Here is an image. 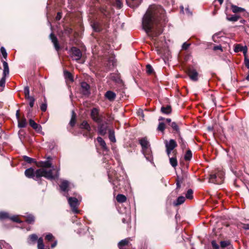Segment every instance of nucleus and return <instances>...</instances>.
<instances>
[{"instance_id": "5701e85b", "label": "nucleus", "mask_w": 249, "mask_h": 249, "mask_svg": "<svg viewBox=\"0 0 249 249\" xmlns=\"http://www.w3.org/2000/svg\"><path fill=\"white\" fill-rule=\"evenodd\" d=\"M129 239L130 238H125L120 241L118 244L119 248L120 249H124V247L128 244Z\"/></svg>"}, {"instance_id": "6e6552de", "label": "nucleus", "mask_w": 249, "mask_h": 249, "mask_svg": "<svg viewBox=\"0 0 249 249\" xmlns=\"http://www.w3.org/2000/svg\"><path fill=\"white\" fill-rule=\"evenodd\" d=\"M9 218L14 222L21 223V221L19 219L18 215H13L10 216L8 213L6 212H0V219L3 220Z\"/></svg>"}, {"instance_id": "f03ea898", "label": "nucleus", "mask_w": 249, "mask_h": 249, "mask_svg": "<svg viewBox=\"0 0 249 249\" xmlns=\"http://www.w3.org/2000/svg\"><path fill=\"white\" fill-rule=\"evenodd\" d=\"M54 169L53 168L47 171L44 168H39L36 171L33 168H29L25 171V175L28 178H32L36 180H38L40 178L44 177L48 179H53L58 177V171L55 173H53Z\"/></svg>"}, {"instance_id": "8fccbe9b", "label": "nucleus", "mask_w": 249, "mask_h": 249, "mask_svg": "<svg viewBox=\"0 0 249 249\" xmlns=\"http://www.w3.org/2000/svg\"><path fill=\"white\" fill-rule=\"evenodd\" d=\"M110 78L112 80L114 81L115 82H118V81L119 79L118 76L114 73L110 74Z\"/></svg>"}, {"instance_id": "a878e982", "label": "nucleus", "mask_w": 249, "mask_h": 249, "mask_svg": "<svg viewBox=\"0 0 249 249\" xmlns=\"http://www.w3.org/2000/svg\"><path fill=\"white\" fill-rule=\"evenodd\" d=\"M185 200V197L183 196H179L176 201L174 202V205L175 206H178L183 204Z\"/></svg>"}, {"instance_id": "864d4df0", "label": "nucleus", "mask_w": 249, "mask_h": 249, "mask_svg": "<svg viewBox=\"0 0 249 249\" xmlns=\"http://www.w3.org/2000/svg\"><path fill=\"white\" fill-rule=\"evenodd\" d=\"M29 101V106L32 108L34 107V102L35 101V99L34 97L30 98V99H28Z\"/></svg>"}, {"instance_id": "39448f33", "label": "nucleus", "mask_w": 249, "mask_h": 249, "mask_svg": "<svg viewBox=\"0 0 249 249\" xmlns=\"http://www.w3.org/2000/svg\"><path fill=\"white\" fill-rule=\"evenodd\" d=\"M90 117L92 120L97 124L102 123L103 121L104 116L100 114L99 109L96 107H94L91 109Z\"/></svg>"}, {"instance_id": "f3484780", "label": "nucleus", "mask_w": 249, "mask_h": 249, "mask_svg": "<svg viewBox=\"0 0 249 249\" xmlns=\"http://www.w3.org/2000/svg\"><path fill=\"white\" fill-rule=\"evenodd\" d=\"M30 125L34 129L36 132H39L41 131V126L40 124L36 123L34 120L32 119L29 120Z\"/></svg>"}, {"instance_id": "49530a36", "label": "nucleus", "mask_w": 249, "mask_h": 249, "mask_svg": "<svg viewBox=\"0 0 249 249\" xmlns=\"http://www.w3.org/2000/svg\"><path fill=\"white\" fill-rule=\"evenodd\" d=\"M75 124V115L74 114V112L72 111V116L71 118V121L70 122V124L71 126H73Z\"/></svg>"}, {"instance_id": "0e129e2a", "label": "nucleus", "mask_w": 249, "mask_h": 249, "mask_svg": "<svg viewBox=\"0 0 249 249\" xmlns=\"http://www.w3.org/2000/svg\"><path fill=\"white\" fill-rule=\"evenodd\" d=\"M53 243L51 245V248H54L56 245H57V242L56 240H53Z\"/></svg>"}, {"instance_id": "a19ab883", "label": "nucleus", "mask_w": 249, "mask_h": 249, "mask_svg": "<svg viewBox=\"0 0 249 249\" xmlns=\"http://www.w3.org/2000/svg\"><path fill=\"white\" fill-rule=\"evenodd\" d=\"M193 191L192 189H189L186 194V198L191 199L193 197Z\"/></svg>"}, {"instance_id": "c03bdc74", "label": "nucleus", "mask_w": 249, "mask_h": 249, "mask_svg": "<svg viewBox=\"0 0 249 249\" xmlns=\"http://www.w3.org/2000/svg\"><path fill=\"white\" fill-rule=\"evenodd\" d=\"M230 245V242L229 241H222L220 242V246L222 248L227 247Z\"/></svg>"}, {"instance_id": "f8f14e48", "label": "nucleus", "mask_w": 249, "mask_h": 249, "mask_svg": "<svg viewBox=\"0 0 249 249\" xmlns=\"http://www.w3.org/2000/svg\"><path fill=\"white\" fill-rule=\"evenodd\" d=\"M142 151L146 160L150 162H152L153 161V156L150 148L148 147L142 149Z\"/></svg>"}, {"instance_id": "473e14b6", "label": "nucleus", "mask_w": 249, "mask_h": 249, "mask_svg": "<svg viewBox=\"0 0 249 249\" xmlns=\"http://www.w3.org/2000/svg\"><path fill=\"white\" fill-rule=\"evenodd\" d=\"M116 200L119 203H124L126 201V197L124 195L119 194L116 196Z\"/></svg>"}, {"instance_id": "09e8293b", "label": "nucleus", "mask_w": 249, "mask_h": 249, "mask_svg": "<svg viewBox=\"0 0 249 249\" xmlns=\"http://www.w3.org/2000/svg\"><path fill=\"white\" fill-rule=\"evenodd\" d=\"M23 159H24V161H25L26 162H27L29 163H32L34 160L33 159L30 158L26 156H24L23 157Z\"/></svg>"}, {"instance_id": "ddd939ff", "label": "nucleus", "mask_w": 249, "mask_h": 249, "mask_svg": "<svg viewBox=\"0 0 249 249\" xmlns=\"http://www.w3.org/2000/svg\"><path fill=\"white\" fill-rule=\"evenodd\" d=\"M234 51L235 53L242 52L244 54V56H246L247 55V53L248 52V48L246 46H242L240 44H236L234 47Z\"/></svg>"}, {"instance_id": "20e7f679", "label": "nucleus", "mask_w": 249, "mask_h": 249, "mask_svg": "<svg viewBox=\"0 0 249 249\" xmlns=\"http://www.w3.org/2000/svg\"><path fill=\"white\" fill-rule=\"evenodd\" d=\"M64 196L68 198V203L72 212L74 213H78L79 212V211L78 210V206L79 205V201L78 199L74 197H69V193H67Z\"/></svg>"}, {"instance_id": "6e6d98bb", "label": "nucleus", "mask_w": 249, "mask_h": 249, "mask_svg": "<svg viewBox=\"0 0 249 249\" xmlns=\"http://www.w3.org/2000/svg\"><path fill=\"white\" fill-rule=\"evenodd\" d=\"M190 46V43H187V42H184L182 46V48L183 50H187Z\"/></svg>"}, {"instance_id": "cd10ccee", "label": "nucleus", "mask_w": 249, "mask_h": 249, "mask_svg": "<svg viewBox=\"0 0 249 249\" xmlns=\"http://www.w3.org/2000/svg\"><path fill=\"white\" fill-rule=\"evenodd\" d=\"M27 125L26 120L25 118H22L18 120V126L20 128H24Z\"/></svg>"}, {"instance_id": "13d9d810", "label": "nucleus", "mask_w": 249, "mask_h": 249, "mask_svg": "<svg viewBox=\"0 0 249 249\" xmlns=\"http://www.w3.org/2000/svg\"><path fill=\"white\" fill-rule=\"evenodd\" d=\"M180 140L181 146L182 147V148H184L186 147V142L183 141L182 138H180Z\"/></svg>"}, {"instance_id": "2f4dec72", "label": "nucleus", "mask_w": 249, "mask_h": 249, "mask_svg": "<svg viewBox=\"0 0 249 249\" xmlns=\"http://www.w3.org/2000/svg\"><path fill=\"white\" fill-rule=\"evenodd\" d=\"M0 249H12L11 247L4 240L0 241Z\"/></svg>"}, {"instance_id": "4468645a", "label": "nucleus", "mask_w": 249, "mask_h": 249, "mask_svg": "<svg viewBox=\"0 0 249 249\" xmlns=\"http://www.w3.org/2000/svg\"><path fill=\"white\" fill-rule=\"evenodd\" d=\"M59 187L63 192H65L64 195L68 193L70 188V183L67 180H63L60 184Z\"/></svg>"}, {"instance_id": "f257e3e1", "label": "nucleus", "mask_w": 249, "mask_h": 249, "mask_svg": "<svg viewBox=\"0 0 249 249\" xmlns=\"http://www.w3.org/2000/svg\"><path fill=\"white\" fill-rule=\"evenodd\" d=\"M168 22L164 10L160 6H151L142 18V27L153 39L162 33V27Z\"/></svg>"}, {"instance_id": "58836bf2", "label": "nucleus", "mask_w": 249, "mask_h": 249, "mask_svg": "<svg viewBox=\"0 0 249 249\" xmlns=\"http://www.w3.org/2000/svg\"><path fill=\"white\" fill-rule=\"evenodd\" d=\"M146 71L148 74H151L154 72L153 68L150 64L146 66Z\"/></svg>"}, {"instance_id": "ea45409f", "label": "nucleus", "mask_w": 249, "mask_h": 249, "mask_svg": "<svg viewBox=\"0 0 249 249\" xmlns=\"http://www.w3.org/2000/svg\"><path fill=\"white\" fill-rule=\"evenodd\" d=\"M45 239L48 242L53 241L54 237L52 233H49L46 234Z\"/></svg>"}, {"instance_id": "79ce46f5", "label": "nucleus", "mask_w": 249, "mask_h": 249, "mask_svg": "<svg viewBox=\"0 0 249 249\" xmlns=\"http://www.w3.org/2000/svg\"><path fill=\"white\" fill-rule=\"evenodd\" d=\"M165 128V124L163 123H160L158 125L157 130L158 131L163 132L164 131Z\"/></svg>"}, {"instance_id": "bb28decb", "label": "nucleus", "mask_w": 249, "mask_h": 249, "mask_svg": "<svg viewBox=\"0 0 249 249\" xmlns=\"http://www.w3.org/2000/svg\"><path fill=\"white\" fill-rule=\"evenodd\" d=\"M231 8L232 12L234 13L242 12L245 11L244 8L238 7L237 6L234 5L233 4H231Z\"/></svg>"}, {"instance_id": "c85d7f7f", "label": "nucleus", "mask_w": 249, "mask_h": 249, "mask_svg": "<svg viewBox=\"0 0 249 249\" xmlns=\"http://www.w3.org/2000/svg\"><path fill=\"white\" fill-rule=\"evenodd\" d=\"M24 217L26 218V221L29 224H32L35 221V217L31 214H27Z\"/></svg>"}, {"instance_id": "c756f323", "label": "nucleus", "mask_w": 249, "mask_h": 249, "mask_svg": "<svg viewBox=\"0 0 249 249\" xmlns=\"http://www.w3.org/2000/svg\"><path fill=\"white\" fill-rule=\"evenodd\" d=\"M170 125L173 128L174 133L179 134V128L178 124L175 122L171 123Z\"/></svg>"}, {"instance_id": "774afa93", "label": "nucleus", "mask_w": 249, "mask_h": 249, "mask_svg": "<svg viewBox=\"0 0 249 249\" xmlns=\"http://www.w3.org/2000/svg\"><path fill=\"white\" fill-rule=\"evenodd\" d=\"M176 184H177V189H179L180 187V183L179 182V181H178V180L177 181Z\"/></svg>"}, {"instance_id": "3c124183", "label": "nucleus", "mask_w": 249, "mask_h": 249, "mask_svg": "<svg viewBox=\"0 0 249 249\" xmlns=\"http://www.w3.org/2000/svg\"><path fill=\"white\" fill-rule=\"evenodd\" d=\"M244 57V64L248 69H249V59L248 58L247 55Z\"/></svg>"}, {"instance_id": "dca6fc26", "label": "nucleus", "mask_w": 249, "mask_h": 249, "mask_svg": "<svg viewBox=\"0 0 249 249\" xmlns=\"http://www.w3.org/2000/svg\"><path fill=\"white\" fill-rule=\"evenodd\" d=\"M50 38L53 43L55 50L58 51L60 49V46L57 37L53 33H51L50 35Z\"/></svg>"}, {"instance_id": "052dcab7", "label": "nucleus", "mask_w": 249, "mask_h": 249, "mask_svg": "<svg viewBox=\"0 0 249 249\" xmlns=\"http://www.w3.org/2000/svg\"><path fill=\"white\" fill-rule=\"evenodd\" d=\"M213 50L214 51L219 50H221V51H222V47L220 45H218V46H214L213 47Z\"/></svg>"}, {"instance_id": "6ab92c4d", "label": "nucleus", "mask_w": 249, "mask_h": 249, "mask_svg": "<svg viewBox=\"0 0 249 249\" xmlns=\"http://www.w3.org/2000/svg\"><path fill=\"white\" fill-rule=\"evenodd\" d=\"M97 141L100 144L102 148L105 151H108V149L106 143L105 141L101 137H98L97 138Z\"/></svg>"}, {"instance_id": "37998d69", "label": "nucleus", "mask_w": 249, "mask_h": 249, "mask_svg": "<svg viewBox=\"0 0 249 249\" xmlns=\"http://www.w3.org/2000/svg\"><path fill=\"white\" fill-rule=\"evenodd\" d=\"M64 76L66 78H68L71 80H73L71 72L67 71H64Z\"/></svg>"}, {"instance_id": "412c9836", "label": "nucleus", "mask_w": 249, "mask_h": 249, "mask_svg": "<svg viewBox=\"0 0 249 249\" xmlns=\"http://www.w3.org/2000/svg\"><path fill=\"white\" fill-rule=\"evenodd\" d=\"M161 112L165 114H169L172 112V108L171 106L167 105L166 106H162L160 109Z\"/></svg>"}, {"instance_id": "e433bc0d", "label": "nucleus", "mask_w": 249, "mask_h": 249, "mask_svg": "<svg viewBox=\"0 0 249 249\" xmlns=\"http://www.w3.org/2000/svg\"><path fill=\"white\" fill-rule=\"evenodd\" d=\"M37 249H44V245L43 243V240L42 237L39 238L37 240Z\"/></svg>"}, {"instance_id": "338daca9", "label": "nucleus", "mask_w": 249, "mask_h": 249, "mask_svg": "<svg viewBox=\"0 0 249 249\" xmlns=\"http://www.w3.org/2000/svg\"><path fill=\"white\" fill-rule=\"evenodd\" d=\"M16 117L18 120L19 119V110H18L16 112Z\"/></svg>"}, {"instance_id": "69168bd1", "label": "nucleus", "mask_w": 249, "mask_h": 249, "mask_svg": "<svg viewBox=\"0 0 249 249\" xmlns=\"http://www.w3.org/2000/svg\"><path fill=\"white\" fill-rule=\"evenodd\" d=\"M4 120V117L3 114H0V124H1Z\"/></svg>"}, {"instance_id": "423d86ee", "label": "nucleus", "mask_w": 249, "mask_h": 249, "mask_svg": "<svg viewBox=\"0 0 249 249\" xmlns=\"http://www.w3.org/2000/svg\"><path fill=\"white\" fill-rule=\"evenodd\" d=\"M1 62L3 64V71L2 77L0 80V87L3 88L5 87V85L6 76L8 75L9 73V69L8 63L6 61L2 59Z\"/></svg>"}, {"instance_id": "2eb2a0df", "label": "nucleus", "mask_w": 249, "mask_h": 249, "mask_svg": "<svg viewBox=\"0 0 249 249\" xmlns=\"http://www.w3.org/2000/svg\"><path fill=\"white\" fill-rule=\"evenodd\" d=\"M80 127L81 128L85 129L88 131V134H86L87 136H88V135L89 137L90 138H91L92 137V135L90 133L91 127L87 121H83L80 124Z\"/></svg>"}, {"instance_id": "0eeeda50", "label": "nucleus", "mask_w": 249, "mask_h": 249, "mask_svg": "<svg viewBox=\"0 0 249 249\" xmlns=\"http://www.w3.org/2000/svg\"><path fill=\"white\" fill-rule=\"evenodd\" d=\"M164 144L166 148V152L169 157L172 151L177 146V143L174 140L171 139L169 141L165 140L164 141Z\"/></svg>"}, {"instance_id": "4be33fe9", "label": "nucleus", "mask_w": 249, "mask_h": 249, "mask_svg": "<svg viewBox=\"0 0 249 249\" xmlns=\"http://www.w3.org/2000/svg\"><path fill=\"white\" fill-rule=\"evenodd\" d=\"M140 143L142 146V150L150 147V144L146 138H142L140 140Z\"/></svg>"}, {"instance_id": "7c9ffc66", "label": "nucleus", "mask_w": 249, "mask_h": 249, "mask_svg": "<svg viewBox=\"0 0 249 249\" xmlns=\"http://www.w3.org/2000/svg\"><path fill=\"white\" fill-rule=\"evenodd\" d=\"M108 133V138L109 140L112 142H115L116 140L115 136L114 131L113 130L110 129Z\"/></svg>"}, {"instance_id": "5fc2aeb1", "label": "nucleus", "mask_w": 249, "mask_h": 249, "mask_svg": "<svg viewBox=\"0 0 249 249\" xmlns=\"http://www.w3.org/2000/svg\"><path fill=\"white\" fill-rule=\"evenodd\" d=\"M47 104L46 103H43L41 105L40 109L42 111L45 112L47 110Z\"/></svg>"}, {"instance_id": "c9c22d12", "label": "nucleus", "mask_w": 249, "mask_h": 249, "mask_svg": "<svg viewBox=\"0 0 249 249\" xmlns=\"http://www.w3.org/2000/svg\"><path fill=\"white\" fill-rule=\"evenodd\" d=\"M169 161L170 163L173 167L175 168L177 166L178 161L175 156L172 158L169 157Z\"/></svg>"}, {"instance_id": "603ef678", "label": "nucleus", "mask_w": 249, "mask_h": 249, "mask_svg": "<svg viewBox=\"0 0 249 249\" xmlns=\"http://www.w3.org/2000/svg\"><path fill=\"white\" fill-rule=\"evenodd\" d=\"M212 246L213 248V249H219V245L216 243V241L213 240L212 241Z\"/></svg>"}, {"instance_id": "b1692460", "label": "nucleus", "mask_w": 249, "mask_h": 249, "mask_svg": "<svg viewBox=\"0 0 249 249\" xmlns=\"http://www.w3.org/2000/svg\"><path fill=\"white\" fill-rule=\"evenodd\" d=\"M81 88L84 90L83 92L84 94H88L89 93V86L86 82L81 83Z\"/></svg>"}, {"instance_id": "72a5a7b5", "label": "nucleus", "mask_w": 249, "mask_h": 249, "mask_svg": "<svg viewBox=\"0 0 249 249\" xmlns=\"http://www.w3.org/2000/svg\"><path fill=\"white\" fill-rule=\"evenodd\" d=\"M91 26L95 32H100L101 30L100 24L97 22H93L91 24Z\"/></svg>"}, {"instance_id": "f704fd0d", "label": "nucleus", "mask_w": 249, "mask_h": 249, "mask_svg": "<svg viewBox=\"0 0 249 249\" xmlns=\"http://www.w3.org/2000/svg\"><path fill=\"white\" fill-rule=\"evenodd\" d=\"M239 18V17L236 15H227L226 19L230 21H236Z\"/></svg>"}, {"instance_id": "de8ad7c7", "label": "nucleus", "mask_w": 249, "mask_h": 249, "mask_svg": "<svg viewBox=\"0 0 249 249\" xmlns=\"http://www.w3.org/2000/svg\"><path fill=\"white\" fill-rule=\"evenodd\" d=\"M1 53L5 59H6L7 57V53L5 49L3 47H1L0 48Z\"/></svg>"}, {"instance_id": "a211bd4d", "label": "nucleus", "mask_w": 249, "mask_h": 249, "mask_svg": "<svg viewBox=\"0 0 249 249\" xmlns=\"http://www.w3.org/2000/svg\"><path fill=\"white\" fill-rule=\"evenodd\" d=\"M105 96L108 100L112 101L115 99L116 95L114 92L111 90H108L106 92L105 94Z\"/></svg>"}, {"instance_id": "a18cd8bd", "label": "nucleus", "mask_w": 249, "mask_h": 249, "mask_svg": "<svg viewBox=\"0 0 249 249\" xmlns=\"http://www.w3.org/2000/svg\"><path fill=\"white\" fill-rule=\"evenodd\" d=\"M115 5L118 9L122 8L123 6L122 0H115Z\"/></svg>"}, {"instance_id": "bf43d9fd", "label": "nucleus", "mask_w": 249, "mask_h": 249, "mask_svg": "<svg viewBox=\"0 0 249 249\" xmlns=\"http://www.w3.org/2000/svg\"><path fill=\"white\" fill-rule=\"evenodd\" d=\"M62 17V13L61 12H58L56 17V19L59 20Z\"/></svg>"}, {"instance_id": "9b49d317", "label": "nucleus", "mask_w": 249, "mask_h": 249, "mask_svg": "<svg viewBox=\"0 0 249 249\" xmlns=\"http://www.w3.org/2000/svg\"><path fill=\"white\" fill-rule=\"evenodd\" d=\"M188 74L192 80L196 81L198 80V73L196 70L191 68L189 69Z\"/></svg>"}, {"instance_id": "e2e57ef3", "label": "nucleus", "mask_w": 249, "mask_h": 249, "mask_svg": "<svg viewBox=\"0 0 249 249\" xmlns=\"http://www.w3.org/2000/svg\"><path fill=\"white\" fill-rule=\"evenodd\" d=\"M185 12L188 15H192V12L190 11L189 8L188 6L185 8Z\"/></svg>"}, {"instance_id": "393cba45", "label": "nucleus", "mask_w": 249, "mask_h": 249, "mask_svg": "<svg viewBox=\"0 0 249 249\" xmlns=\"http://www.w3.org/2000/svg\"><path fill=\"white\" fill-rule=\"evenodd\" d=\"M37 236L36 234H31L29 236L27 242L29 244H34L37 240Z\"/></svg>"}, {"instance_id": "4c0bfd02", "label": "nucleus", "mask_w": 249, "mask_h": 249, "mask_svg": "<svg viewBox=\"0 0 249 249\" xmlns=\"http://www.w3.org/2000/svg\"><path fill=\"white\" fill-rule=\"evenodd\" d=\"M192 157V153L190 150H188L184 156V159L185 160H190Z\"/></svg>"}, {"instance_id": "7ed1b4c3", "label": "nucleus", "mask_w": 249, "mask_h": 249, "mask_svg": "<svg viewBox=\"0 0 249 249\" xmlns=\"http://www.w3.org/2000/svg\"><path fill=\"white\" fill-rule=\"evenodd\" d=\"M224 173L222 171H218L216 173L212 174L209 178V182L220 184L223 183Z\"/></svg>"}, {"instance_id": "1a4fd4ad", "label": "nucleus", "mask_w": 249, "mask_h": 249, "mask_svg": "<svg viewBox=\"0 0 249 249\" xmlns=\"http://www.w3.org/2000/svg\"><path fill=\"white\" fill-rule=\"evenodd\" d=\"M71 57L75 60H79L82 56V53L80 49L73 47L71 49Z\"/></svg>"}, {"instance_id": "680f3d73", "label": "nucleus", "mask_w": 249, "mask_h": 249, "mask_svg": "<svg viewBox=\"0 0 249 249\" xmlns=\"http://www.w3.org/2000/svg\"><path fill=\"white\" fill-rule=\"evenodd\" d=\"M242 227L245 230H249V223L244 224L243 225V227Z\"/></svg>"}, {"instance_id": "4d7b16f0", "label": "nucleus", "mask_w": 249, "mask_h": 249, "mask_svg": "<svg viewBox=\"0 0 249 249\" xmlns=\"http://www.w3.org/2000/svg\"><path fill=\"white\" fill-rule=\"evenodd\" d=\"M24 92L25 95H28L30 93L29 88L28 87H26L24 88Z\"/></svg>"}, {"instance_id": "aec40b11", "label": "nucleus", "mask_w": 249, "mask_h": 249, "mask_svg": "<svg viewBox=\"0 0 249 249\" xmlns=\"http://www.w3.org/2000/svg\"><path fill=\"white\" fill-rule=\"evenodd\" d=\"M39 166L41 167V168H44L48 171L46 168L52 167V163L50 161L48 160L45 161L40 162L39 163Z\"/></svg>"}, {"instance_id": "9d476101", "label": "nucleus", "mask_w": 249, "mask_h": 249, "mask_svg": "<svg viewBox=\"0 0 249 249\" xmlns=\"http://www.w3.org/2000/svg\"><path fill=\"white\" fill-rule=\"evenodd\" d=\"M98 124V133L102 136H104L107 133V124L100 123Z\"/></svg>"}]
</instances>
